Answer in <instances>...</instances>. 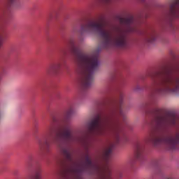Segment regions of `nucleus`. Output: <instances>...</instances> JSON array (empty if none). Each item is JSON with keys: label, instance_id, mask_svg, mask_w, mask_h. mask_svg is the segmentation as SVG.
<instances>
[{"label": "nucleus", "instance_id": "4", "mask_svg": "<svg viewBox=\"0 0 179 179\" xmlns=\"http://www.w3.org/2000/svg\"><path fill=\"white\" fill-rule=\"evenodd\" d=\"M106 21L103 19L92 20L85 24L81 25L80 33H98L102 38V44L104 48L110 47H118L122 48L127 45L128 36L125 31H119L113 34L110 30L106 29Z\"/></svg>", "mask_w": 179, "mask_h": 179}, {"label": "nucleus", "instance_id": "9", "mask_svg": "<svg viewBox=\"0 0 179 179\" xmlns=\"http://www.w3.org/2000/svg\"><path fill=\"white\" fill-rule=\"evenodd\" d=\"M64 65H65V59H62L59 62L54 63L50 66V72L55 73V75H57L59 72V69H61V66Z\"/></svg>", "mask_w": 179, "mask_h": 179}, {"label": "nucleus", "instance_id": "1", "mask_svg": "<svg viewBox=\"0 0 179 179\" xmlns=\"http://www.w3.org/2000/svg\"><path fill=\"white\" fill-rule=\"evenodd\" d=\"M125 94L120 92L117 99L113 102L108 114L98 113L88 124L91 135H103L106 131H113L117 139H120V117L125 120L122 106Z\"/></svg>", "mask_w": 179, "mask_h": 179}, {"label": "nucleus", "instance_id": "6", "mask_svg": "<svg viewBox=\"0 0 179 179\" xmlns=\"http://www.w3.org/2000/svg\"><path fill=\"white\" fill-rule=\"evenodd\" d=\"M168 16L171 20L179 19V0H174L170 3Z\"/></svg>", "mask_w": 179, "mask_h": 179}, {"label": "nucleus", "instance_id": "18", "mask_svg": "<svg viewBox=\"0 0 179 179\" xmlns=\"http://www.w3.org/2000/svg\"><path fill=\"white\" fill-rule=\"evenodd\" d=\"M29 162H31V157L29 158Z\"/></svg>", "mask_w": 179, "mask_h": 179}, {"label": "nucleus", "instance_id": "15", "mask_svg": "<svg viewBox=\"0 0 179 179\" xmlns=\"http://www.w3.org/2000/svg\"><path fill=\"white\" fill-rule=\"evenodd\" d=\"M61 53L62 54V55H66V51H65V50H62L61 51Z\"/></svg>", "mask_w": 179, "mask_h": 179}, {"label": "nucleus", "instance_id": "5", "mask_svg": "<svg viewBox=\"0 0 179 179\" xmlns=\"http://www.w3.org/2000/svg\"><path fill=\"white\" fill-rule=\"evenodd\" d=\"M177 124L176 117H169L165 115H159L155 117V124L157 131L161 134L151 133L146 138L147 143H152L154 146L166 143L169 150H174L179 146V131H175L173 134L164 136L169 127H174Z\"/></svg>", "mask_w": 179, "mask_h": 179}, {"label": "nucleus", "instance_id": "17", "mask_svg": "<svg viewBox=\"0 0 179 179\" xmlns=\"http://www.w3.org/2000/svg\"><path fill=\"white\" fill-rule=\"evenodd\" d=\"M1 117H2V113H0V118H1Z\"/></svg>", "mask_w": 179, "mask_h": 179}, {"label": "nucleus", "instance_id": "19", "mask_svg": "<svg viewBox=\"0 0 179 179\" xmlns=\"http://www.w3.org/2000/svg\"><path fill=\"white\" fill-rule=\"evenodd\" d=\"M28 166H30V162H28Z\"/></svg>", "mask_w": 179, "mask_h": 179}, {"label": "nucleus", "instance_id": "13", "mask_svg": "<svg viewBox=\"0 0 179 179\" xmlns=\"http://www.w3.org/2000/svg\"><path fill=\"white\" fill-rule=\"evenodd\" d=\"M111 153H113V146L106 148L104 151V157L108 159H110V156H111Z\"/></svg>", "mask_w": 179, "mask_h": 179}, {"label": "nucleus", "instance_id": "3", "mask_svg": "<svg viewBox=\"0 0 179 179\" xmlns=\"http://www.w3.org/2000/svg\"><path fill=\"white\" fill-rule=\"evenodd\" d=\"M148 90L150 99L155 97V93H173L179 96V68L171 64L162 66L157 77L152 78Z\"/></svg>", "mask_w": 179, "mask_h": 179}, {"label": "nucleus", "instance_id": "20", "mask_svg": "<svg viewBox=\"0 0 179 179\" xmlns=\"http://www.w3.org/2000/svg\"><path fill=\"white\" fill-rule=\"evenodd\" d=\"M141 2H145V0H141Z\"/></svg>", "mask_w": 179, "mask_h": 179}, {"label": "nucleus", "instance_id": "12", "mask_svg": "<svg viewBox=\"0 0 179 179\" xmlns=\"http://www.w3.org/2000/svg\"><path fill=\"white\" fill-rule=\"evenodd\" d=\"M73 106H70L65 112L64 117L68 120V118H71L72 114H73Z\"/></svg>", "mask_w": 179, "mask_h": 179}, {"label": "nucleus", "instance_id": "8", "mask_svg": "<svg viewBox=\"0 0 179 179\" xmlns=\"http://www.w3.org/2000/svg\"><path fill=\"white\" fill-rule=\"evenodd\" d=\"M134 157L136 160H142L143 159V145L138 142L135 145Z\"/></svg>", "mask_w": 179, "mask_h": 179}, {"label": "nucleus", "instance_id": "7", "mask_svg": "<svg viewBox=\"0 0 179 179\" xmlns=\"http://www.w3.org/2000/svg\"><path fill=\"white\" fill-rule=\"evenodd\" d=\"M120 24L123 26H127L128 29L126 30L127 33H136V28L132 27V23H134V17L129 16L127 18L120 17L119 19Z\"/></svg>", "mask_w": 179, "mask_h": 179}, {"label": "nucleus", "instance_id": "16", "mask_svg": "<svg viewBox=\"0 0 179 179\" xmlns=\"http://www.w3.org/2000/svg\"><path fill=\"white\" fill-rule=\"evenodd\" d=\"M134 90H139V87L137 86V87L135 88Z\"/></svg>", "mask_w": 179, "mask_h": 179}, {"label": "nucleus", "instance_id": "10", "mask_svg": "<svg viewBox=\"0 0 179 179\" xmlns=\"http://www.w3.org/2000/svg\"><path fill=\"white\" fill-rule=\"evenodd\" d=\"M141 34L144 35V37L148 43H153V41L156 40V32L155 31H151L148 33L141 32Z\"/></svg>", "mask_w": 179, "mask_h": 179}, {"label": "nucleus", "instance_id": "2", "mask_svg": "<svg viewBox=\"0 0 179 179\" xmlns=\"http://www.w3.org/2000/svg\"><path fill=\"white\" fill-rule=\"evenodd\" d=\"M67 45L74 55L75 62L80 73L78 83L83 90H87L93 84L94 72L100 66L99 55L82 53L80 48L76 45L73 39H69Z\"/></svg>", "mask_w": 179, "mask_h": 179}, {"label": "nucleus", "instance_id": "21", "mask_svg": "<svg viewBox=\"0 0 179 179\" xmlns=\"http://www.w3.org/2000/svg\"><path fill=\"white\" fill-rule=\"evenodd\" d=\"M0 80H1V77H0Z\"/></svg>", "mask_w": 179, "mask_h": 179}, {"label": "nucleus", "instance_id": "11", "mask_svg": "<svg viewBox=\"0 0 179 179\" xmlns=\"http://www.w3.org/2000/svg\"><path fill=\"white\" fill-rule=\"evenodd\" d=\"M41 168L38 166L35 169L34 173L31 175L29 179H41Z\"/></svg>", "mask_w": 179, "mask_h": 179}, {"label": "nucleus", "instance_id": "14", "mask_svg": "<svg viewBox=\"0 0 179 179\" xmlns=\"http://www.w3.org/2000/svg\"><path fill=\"white\" fill-rule=\"evenodd\" d=\"M15 1L16 0H4L6 8H9L10 6H12Z\"/></svg>", "mask_w": 179, "mask_h": 179}]
</instances>
